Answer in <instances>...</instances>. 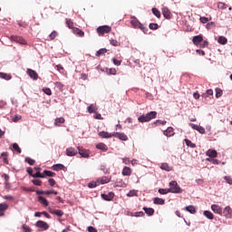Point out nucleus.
Here are the masks:
<instances>
[{
    "instance_id": "nucleus-1",
    "label": "nucleus",
    "mask_w": 232,
    "mask_h": 232,
    "mask_svg": "<svg viewBox=\"0 0 232 232\" xmlns=\"http://www.w3.org/2000/svg\"><path fill=\"white\" fill-rule=\"evenodd\" d=\"M169 190L170 193H175V194H179V193H182V188H180V186H179V183H177L176 180H172L169 183Z\"/></svg>"
},
{
    "instance_id": "nucleus-2",
    "label": "nucleus",
    "mask_w": 232,
    "mask_h": 232,
    "mask_svg": "<svg viewBox=\"0 0 232 232\" xmlns=\"http://www.w3.org/2000/svg\"><path fill=\"white\" fill-rule=\"evenodd\" d=\"M111 27L109 25H102L97 28V34L99 35H104V34H110Z\"/></svg>"
},
{
    "instance_id": "nucleus-3",
    "label": "nucleus",
    "mask_w": 232,
    "mask_h": 232,
    "mask_svg": "<svg viewBox=\"0 0 232 232\" xmlns=\"http://www.w3.org/2000/svg\"><path fill=\"white\" fill-rule=\"evenodd\" d=\"M36 227H39L40 229H43L44 231H48L50 229V225L48 223L39 220L35 223Z\"/></svg>"
},
{
    "instance_id": "nucleus-4",
    "label": "nucleus",
    "mask_w": 232,
    "mask_h": 232,
    "mask_svg": "<svg viewBox=\"0 0 232 232\" xmlns=\"http://www.w3.org/2000/svg\"><path fill=\"white\" fill-rule=\"evenodd\" d=\"M78 153L82 157L83 159H89L90 158V150H85L82 147H78Z\"/></svg>"
},
{
    "instance_id": "nucleus-5",
    "label": "nucleus",
    "mask_w": 232,
    "mask_h": 232,
    "mask_svg": "<svg viewBox=\"0 0 232 232\" xmlns=\"http://www.w3.org/2000/svg\"><path fill=\"white\" fill-rule=\"evenodd\" d=\"M130 24L133 26V28H140V30H144V25L140 24L137 18H132Z\"/></svg>"
},
{
    "instance_id": "nucleus-6",
    "label": "nucleus",
    "mask_w": 232,
    "mask_h": 232,
    "mask_svg": "<svg viewBox=\"0 0 232 232\" xmlns=\"http://www.w3.org/2000/svg\"><path fill=\"white\" fill-rule=\"evenodd\" d=\"M211 210L216 213L217 215H220L222 216L223 215V210L222 208H220V206L217 205V204H213L211 205Z\"/></svg>"
},
{
    "instance_id": "nucleus-7",
    "label": "nucleus",
    "mask_w": 232,
    "mask_h": 232,
    "mask_svg": "<svg viewBox=\"0 0 232 232\" xmlns=\"http://www.w3.org/2000/svg\"><path fill=\"white\" fill-rule=\"evenodd\" d=\"M27 74L34 81H37L39 79V74H37V72H35V71H34L32 69H27Z\"/></svg>"
},
{
    "instance_id": "nucleus-8",
    "label": "nucleus",
    "mask_w": 232,
    "mask_h": 232,
    "mask_svg": "<svg viewBox=\"0 0 232 232\" xmlns=\"http://www.w3.org/2000/svg\"><path fill=\"white\" fill-rule=\"evenodd\" d=\"M128 184L122 180V179L118 178L114 183L115 188H127Z\"/></svg>"
},
{
    "instance_id": "nucleus-9",
    "label": "nucleus",
    "mask_w": 232,
    "mask_h": 232,
    "mask_svg": "<svg viewBox=\"0 0 232 232\" xmlns=\"http://www.w3.org/2000/svg\"><path fill=\"white\" fill-rule=\"evenodd\" d=\"M114 197H115V193L113 192H109L108 194H102V198L103 200H106L107 202L113 200Z\"/></svg>"
},
{
    "instance_id": "nucleus-10",
    "label": "nucleus",
    "mask_w": 232,
    "mask_h": 232,
    "mask_svg": "<svg viewBox=\"0 0 232 232\" xmlns=\"http://www.w3.org/2000/svg\"><path fill=\"white\" fill-rule=\"evenodd\" d=\"M11 41H14V43H18L19 44H26V40H24L21 36H11Z\"/></svg>"
},
{
    "instance_id": "nucleus-11",
    "label": "nucleus",
    "mask_w": 232,
    "mask_h": 232,
    "mask_svg": "<svg viewBox=\"0 0 232 232\" xmlns=\"http://www.w3.org/2000/svg\"><path fill=\"white\" fill-rule=\"evenodd\" d=\"M98 182V186H101V184H108V182H110V180H111V178H108L106 176H103L102 178H99L96 179Z\"/></svg>"
},
{
    "instance_id": "nucleus-12",
    "label": "nucleus",
    "mask_w": 232,
    "mask_h": 232,
    "mask_svg": "<svg viewBox=\"0 0 232 232\" xmlns=\"http://www.w3.org/2000/svg\"><path fill=\"white\" fill-rule=\"evenodd\" d=\"M162 15L165 19H170L171 18V11L168 7H163L161 9Z\"/></svg>"
},
{
    "instance_id": "nucleus-13",
    "label": "nucleus",
    "mask_w": 232,
    "mask_h": 232,
    "mask_svg": "<svg viewBox=\"0 0 232 232\" xmlns=\"http://www.w3.org/2000/svg\"><path fill=\"white\" fill-rule=\"evenodd\" d=\"M204 41V36L202 34L196 35L192 38V43L198 46L199 43H202Z\"/></svg>"
},
{
    "instance_id": "nucleus-14",
    "label": "nucleus",
    "mask_w": 232,
    "mask_h": 232,
    "mask_svg": "<svg viewBox=\"0 0 232 232\" xmlns=\"http://www.w3.org/2000/svg\"><path fill=\"white\" fill-rule=\"evenodd\" d=\"M112 137L120 139V140H128V136L124 132H114Z\"/></svg>"
},
{
    "instance_id": "nucleus-15",
    "label": "nucleus",
    "mask_w": 232,
    "mask_h": 232,
    "mask_svg": "<svg viewBox=\"0 0 232 232\" xmlns=\"http://www.w3.org/2000/svg\"><path fill=\"white\" fill-rule=\"evenodd\" d=\"M66 155H67V157H75V155H77V150H75V148H73V147L67 148Z\"/></svg>"
},
{
    "instance_id": "nucleus-16",
    "label": "nucleus",
    "mask_w": 232,
    "mask_h": 232,
    "mask_svg": "<svg viewBox=\"0 0 232 232\" xmlns=\"http://www.w3.org/2000/svg\"><path fill=\"white\" fill-rule=\"evenodd\" d=\"M153 204H155L156 206H164V204H166V199L159 197L154 198Z\"/></svg>"
},
{
    "instance_id": "nucleus-17",
    "label": "nucleus",
    "mask_w": 232,
    "mask_h": 232,
    "mask_svg": "<svg viewBox=\"0 0 232 232\" xmlns=\"http://www.w3.org/2000/svg\"><path fill=\"white\" fill-rule=\"evenodd\" d=\"M232 209L230 206H227L223 209V215L226 217V218H231Z\"/></svg>"
},
{
    "instance_id": "nucleus-18",
    "label": "nucleus",
    "mask_w": 232,
    "mask_h": 232,
    "mask_svg": "<svg viewBox=\"0 0 232 232\" xmlns=\"http://www.w3.org/2000/svg\"><path fill=\"white\" fill-rule=\"evenodd\" d=\"M163 134L165 137H173L175 135L173 127H168L164 131Z\"/></svg>"
},
{
    "instance_id": "nucleus-19",
    "label": "nucleus",
    "mask_w": 232,
    "mask_h": 232,
    "mask_svg": "<svg viewBox=\"0 0 232 232\" xmlns=\"http://www.w3.org/2000/svg\"><path fill=\"white\" fill-rule=\"evenodd\" d=\"M206 155H207V157H209V159H211V158L215 159L218 157V152H217L216 150H208L206 151Z\"/></svg>"
},
{
    "instance_id": "nucleus-20",
    "label": "nucleus",
    "mask_w": 232,
    "mask_h": 232,
    "mask_svg": "<svg viewBox=\"0 0 232 232\" xmlns=\"http://www.w3.org/2000/svg\"><path fill=\"white\" fill-rule=\"evenodd\" d=\"M155 117H157V111H155L146 113V122H150V121H151V119H155Z\"/></svg>"
},
{
    "instance_id": "nucleus-21",
    "label": "nucleus",
    "mask_w": 232,
    "mask_h": 232,
    "mask_svg": "<svg viewBox=\"0 0 232 232\" xmlns=\"http://www.w3.org/2000/svg\"><path fill=\"white\" fill-rule=\"evenodd\" d=\"M49 212L51 213V215H56V217H63V215H64V212H63V210L61 209L50 208Z\"/></svg>"
},
{
    "instance_id": "nucleus-22",
    "label": "nucleus",
    "mask_w": 232,
    "mask_h": 232,
    "mask_svg": "<svg viewBox=\"0 0 232 232\" xmlns=\"http://www.w3.org/2000/svg\"><path fill=\"white\" fill-rule=\"evenodd\" d=\"M98 135L102 139H111V137H113V133H109V132H106V131H100L98 133Z\"/></svg>"
},
{
    "instance_id": "nucleus-23",
    "label": "nucleus",
    "mask_w": 232,
    "mask_h": 232,
    "mask_svg": "<svg viewBox=\"0 0 232 232\" xmlns=\"http://www.w3.org/2000/svg\"><path fill=\"white\" fill-rule=\"evenodd\" d=\"M185 211H188V213H190V215H195V213H197V208L195 206L189 205L185 208Z\"/></svg>"
},
{
    "instance_id": "nucleus-24",
    "label": "nucleus",
    "mask_w": 232,
    "mask_h": 232,
    "mask_svg": "<svg viewBox=\"0 0 232 232\" xmlns=\"http://www.w3.org/2000/svg\"><path fill=\"white\" fill-rule=\"evenodd\" d=\"M160 168L163 171H172V169H173L171 167H169V164H168L166 162L161 163Z\"/></svg>"
},
{
    "instance_id": "nucleus-25",
    "label": "nucleus",
    "mask_w": 232,
    "mask_h": 232,
    "mask_svg": "<svg viewBox=\"0 0 232 232\" xmlns=\"http://www.w3.org/2000/svg\"><path fill=\"white\" fill-rule=\"evenodd\" d=\"M121 175H123V177H130V175H131V169L130 167H124Z\"/></svg>"
},
{
    "instance_id": "nucleus-26",
    "label": "nucleus",
    "mask_w": 232,
    "mask_h": 232,
    "mask_svg": "<svg viewBox=\"0 0 232 232\" xmlns=\"http://www.w3.org/2000/svg\"><path fill=\"white\" fill-rule=\"evenodd\" d=\"M204 217H206V218H208V220H213V218H215V215H213V213L209 210H205L203 212Z\"/></svg>"
},
{
    "instance_id": "nucleus-27",
    "label": "nucleus",
    "mask_w": 232,
    "mask_h": 232,
    "mask_svg": "<svg viewBox=\"0 0 232 232\" xmlns=\"http://www.w3.org/2000/svg\"><path fill=\"white\" fill-rule=\"evenodd\" d=\"M72 32L75 34V35H78V37H84L83 31L77 27L72 28Z\"/></svg>"
},
{
    "instance_id": "nucleus-28",
    "label": "nucleus",
    "mask_w": 232,
    "mask_h": 232,
    "mask_svg": "<svg viewBox=\"0 0 232 232\" xmlns=\"http://www.w3.org/2000/svg\"><path fill=\"white\" fill-rule=\"evenodd\" d=\"M38 202H40V204H42L43 206L48 207L50 205V203L48 202V200L42 196L38 197Z\"/></svg>"
},
{
    "instance_id": "nucleus-29",
    "label": "nucleus",
    "mask_w": 232,
    "mask_h": 232,
    "mask_svg": "<svg viewBox=\"0 0 232 232\" xmlns=\"http://www.w3.org/2000/svg\"><path fill=\"white\" fill-rule=\"evenodd\" d=\"M151 12H152L153 15H155V17H157V19H160L161 14H160V11L159 9H157V7H153L151 9Z\"/></svg>"
},
{
    "instance_id": "nucleus-30",
    "label": "nucleus",
    "mask_w": 232,
    "mask_h": 232,
    "mask_svg": "<svg viewBox=\"0 0 232 232\" xmlns=\"http://www.w3.org/2000/svg\"><path fill=\"white\" fill-rule=\"evenodd\" d=\"M215 92H216V94H215L216 99H220V97H222V95L224 94V92L222 91V89L218 87L215 89Z\"/></svg>"
},
{
    "instance_id": "nucleus-31",
    "label": "nucleus",
    "mask_w": 232,
    "mask_h": 232,
    "mask_svg": "<svg viewBox=\"0 0 232 232\" xmlns=\"http://www.w3.org/2000/svg\"><path fill=\"white\" fill-rule=\"evenodd\" d=\"M97 150H101L102 151H108V146L104 143H98L96 145Z\"/></svg>"
},
{
    "instance_id": "nucleus-32",
    "label": "nucleus",
    "mask_w": 232,
    "mask_h": 232,
    "mask_svg": "<svg viewBox=\"0 0 232 232\" xmlns=\"http://www.w3.org/2000/svg\"><path fill=\"white\" fill-rule=\"evenodd\" d=\"M65 120L64 118L61 117V118H56L54 121V126H61V124H64Z\"/></svg>"
},
{
    "instance_id": "nucleus-33",
    "label": "nucleus",
    "mask_w": 232,
    "mask_h": 232,
    "mask_svg": "<svg viewBox=\"0 0 232 232\" xmlns=\"http://www.w3.org/2000/svg\"><path fill=\"white\" fill-rule=\"evenodd\" d=\"M183 140H184L186 146H188V148H197V144L191 142L190 140L184 139Z\"/></svg>"
},
{
    "instance_id": "nucleus-34",
    "label": "nucleus",
    "mask_w": 232,
    "mask_h": 232,
    "mask_svg": "<svg viewBox=\"0 0 232 232\" xmlns=\"http://www.w3.org/2000/svg\"><path fill=\"white\" fill-rule=\"evenodd\" d=\"M53 171H62L63 169H64V165L55 164L53 166Z\"/></svg>"
},
{
    "instance_id": "nucleus-35",
    "label": "nucleus",
    "mask_w": 232,
    "mask_h": 232,
    "mask_svg": "<svg viewBox=\"0 0 232 232\" xmlns=\"http://www.w3.org/2000/svg\"><path fill=\"white\" fill-rule=\"evenodd\" d=\"M218 43L223 45L227 44V38H226L225 36H218Z\"/></svg>"
},
{
    "instance_id": "nucleus-36",
    "label": "nucleus",
    "mask_w": 232,
    "mask_h": 232,
    "mask_svg": "<svg viewBox=\"0 0 232 232\" xmlns=\"http://www.w3.org/2000/svg\"><path fill=\"white\" fill-rule=\"evenodd\" d=\"M0 79H5V81H10V79H12V75L5 73V72H0Z\"/></svg>"
},
{
    "instance_id": "nucleus-37",
    "label": "nucleus",
    "mask_w": 232,
    "mask_h": 232,
    "mask_svg": "<svg viewBox=\"0 0 232 232\" xmlns=\"http://www.w3.org/2000/svg\"><path fill=\"white\" fill-rule=\"evenodd\" d=\"M171 190L169 188H159L158 189V193H160V195H168V193H171Z\"/></svg>"
},
{
    "instance_id": "nucleus-38",
    "label": "nucleus",
    "mask_w": 232,
    "mask_h": 232,
    "mask_svg": "<svg viewBox=\"0 0 232 232\" xmlns=\"http://www.w3.org/2000/svg\"><path fill=\"white\" fill-rule=\"evenodd\" d=\"M146 215H148V217H153V215H155V209H153V208H146Z\"/></svg>"
},
{
    "instance_id": "nucleus-39",
    "label": "nucleus",
    "mask_w": 232,
    "mask_h": 232,
    "mask_svg": "<svg viewBox=\"0 0 232 232\" xmlns=\"http://www.w3.org/2000/svg\"><path fill=\"white\" fill-rule=\"evenodd\" d=\"M65 23H66L68 28H70L71 30H73V28H75V27H73V21H72V19L66 18Z\"/></svg>"
},
{
    "instance_id": "nucleus-40",
    "label": "nucleus",
    "mask_w": 232,
    "mask_h": 232,
    "mask_svg": "<svg viewBox=\"0 0 232 232\" xmlns=\"http://www.w3.org/2000/svg\"><path fill=\"white\" fill-rule=\"evenodd\" d=\"M1 158L5 164H8V152H3Z\"/></svg>"
},
{
    "instance_id": "nucleus-41",
    "label": "nucleus",
    "mask_w": 232,
    "mask_h": 232,
    "mask_svg": "<svg viewBox=\"0 0 232 232\" xmlns=\"http://www.w3.org/2000/svg\"><path fill=\"white\" fill-rule=\"evenodd\" d=\"M108 52V49L106 48H102L99 51L96 52V57H101V55H104Z\"/></svg>"
},
{
    "instance_id": "nucleus-42",
    "label": "nucleus",
    "mask_w": 232,
    "mask_h": 232,
    "mask_svg": "<svg viewBox=\"0 0 232 232\" xmlns=\"http://www.w3.org/2000/svg\"><path fill=\"white\" fill-rule=\"evenodd\" d=\"M206 160L207 162H212L215 165L220 164V161L215 158H207Z\"/></svg>"
},
{
    "instance_id": "nucleus-43",
    "label": "nucleus",
    "mask_w": 232,
    "mask_h": 232,
    "mask_svg": "<svg viewBox=\"0 0 232 232\" xmlns=\"http://www.w3.org/2000/svg\"><path fill=\"white\" fill-rule=\"evenodd\" d=\"M34 179H44V172L41 173L37 171L35 174L32 175Z\"/></svg>"
},
{
    "instance_id": "nucleus-44",
    "label": "nucleus",
    "mask_w": 232,
    "mask_h": 232,
    "mask_svg": "<svg viewBox=\"0 0 232 232\" xmlns=\"http://www.w3.org/2000/svg\"><path fill=\"white\" fill-rule=\"evenodd\" d=\"M150 30H159V24L157 23H150L149 24Z\"/></svg>"
},
{
    "instance_id": "nucleus-45",
    "label": "nucleus",
    "mask_w": 232,
    "mask_h": 232,
    "mask_svg": "<svg viewBox=\"0 0 232 232\" xmlns=\"http://www.w3.org/2000/svg\"><path fill=\"white\" fill-rule=\"evenodd\" d=\"M44 177H55V172H52V170H44Z\"/></svg>"
},
{
    "instance_id": "nucleus-46",
    "label": "nucleus",
    "mask_w": 232,
    "mask_h": 232,
    "mask_svg": "<svg viewBox=\"0 0 232 232\" xmlns=\"http://www.w3.org/2000/svg\"><path fill=\"white\" fill-rule=\"evenodd\" d=\"M97 186H99L97 179H96V181H92V182L88 183V188H97Z\"/></svg>"
},
{
    "instance_id": "nucleus-47",
    "label": "nucleus",
    "mask_w": 232,
    "mask_h": 232,
    "mask_svg": "<svg viewBox=\"0 0 232 232\" xmlns=\"http://www.w3.org/2000/svg\"><path fill=\"white\" fill-rule=\"evenodd\" d=\"M57 35H59V34L56 31H53L49 34L50 41H53V39H55V37H57Z\"/></svg>"
},
{
    "instance_id": "nucleus-48",
    "label": "nucleus",
    "mask_w": 232,
    "mask_h": 232,
    "mask_svg": "<svg viewBox=\"0 0 232 232\" xmlns=\"http://www.w3.org/2000/svg\"><path fill=\"white\" fill-rule=\"evenodd\" d=\"M108 75H117V69L116 68H111L107 71Z\"/></svg>"
},
{
    "instance_id": "nucleus-49",
    "label": "nucleus",
    "mask_w": 232,
    "mask_h": 232,
    "mask_svg": "<svg viewBox=\"0 0 232 232\" xmlns=\"http://www.w3.org/2000/svg\"><path fill=\"white\" fill-rule=\"evenodd\" d=\"M8 209V204L6 203H1L0 204V211L5 212Z\"/></svg>"
},
{
    "instance_id": "nucleus-50",
    "label": "nucleus",
    "mask_w": 232,
    "mask_h": 232,
    "mask_svg": "<svg viewBox=\"0 0 232 232\" xmlns=\"http://www.w3.org/2000/svg\"><path fill=\"white\" fill-rule=\"evenodd\" d=\"M25 162H27V164H29L30 166H34V164H35V160H32V158H25Z\"/></svg>"
},
{
    "instance_id": "nucleus-51",
    "label": "nucleus",
    "mask_w": 232,
    "mask_h": 232,
    "mask_svg": "<svg viewBox=\"0 0 232 232\" xmlns=\"http://www.w3.org/2000/svg\"><path fill=\"white\" fill-rule=\"evenodd\" d=\"M13 150L18 153H21V147H19V145L17 143H14L13 144Z\"/></svg>"
},
{
    "instance_id": "nucleus-52",
    "label": "nucleus",
    "mask_w": 232,
    "mask_h": 232,
    "mask_svg": "<svg viewBox=\"0 0 232 232\" xmlns=\"http://www.w3.org/2000/svg\"><path fill=\"white\" fill-rule=\"evenodd\" d=\"M56 88H58V90H60V92H63V88H64V84L61 83L60 82H56L55 83Z\"/></svg>"
},
{
    "instance_id": "nucleus-53",
    "label": "nucleus",
    "mask_w": 232,
    "mask_h": 232,
    "mask_svg": "<svg viewBox=\"0 0 232 232\" xmlns=\"http://www.w3.org/2000/svg\"><path fill=\"white\" fill-rule=\"evenodd\" d=\"M110 44H111V46H121V43L117 40L111 39Z\"/></svg>"
},
{
    "instance_id": "nucleus-54",
    "label": "nucleus",
    "mask_w": 232,
    "mask_h": 232,
    "mask_svg": "<svg viewBox=\"0 0 232 232\" xmlns=\"http://www.w3.org/2000/svg\"><path fill=\"white\" fill-rule=\"evenodd\" d=\"M32 182L34 186H42V184H43V181L41 179H33Z\"/></svg>"
},
{
    "instance_id": "nucleus-55",
    "label": "nucleus",
    "mask_w": 232,
    "mask_h": 232,
    "mask_svg": "<svg viewBox=\"0 0 232 232\" xmlns=\"http://www.w3.org/2000/svg\"><path fill=\"white\" fill-rule=\"evenodd\" d=\"M196 131H198V133H200L201 135H204L206 133V129H204V127L198 125Z\"/></svg>"
},
{
    "instance_id": "nucleus-56",
    "label": "nucleus",
    "mask_w": 232,
    "mask_h": 232,
    "mask_svg": "<svg viewBox=\"0 0 232 232\" xmlns=\"http://www.w3.org/2000/svg\"><path fill=\"white\" fill-rule=\"evenodd\" d=\"M22 229L24 232H32V228L28 225H23Z\"/></svg>"
},
{
    "instance_id": "nucleus-57",
    "label": "nucleus",
    "mask_w": 232,
    "mask_h": 232,
    "mask_svg": "<svg viewBox=\"0 0 232 232\" xmlns=\"http://www.w3.org/2000/svg\"><path fill=\"white\" fill-rule=\"evenodd\" d=\"M218 8H220L221 10H226V8H227V5H226V3L223 2H219L218 5Z\"/></svg>"
},
{
    "instance_id": "nucleus-58",
    "label": "nucleus",
    "mask_w": 232,
    "mask_h": 232,
    "mask_svg": "<svg viewBox=\"0 0 232 232\" xmlns=\"http://www.w3.org/2000/svg\"><path fill=\"white\" fill-rule=\"evenodd\" d=\"M199 21H200V23H202L203 24H206V23H208L209 18H208V17H206V16H201V17L199 18Z\"/></svg>"
},
{
    "instance_id": "nucleus-59",
    "label": "nucleus",
    "mask_w": 232,
    "mask_h": 232,
    "mask_svg": "<svg viewBox=\"0 0 232 232\" xmlns=\"http://www.w3.org/2000/svg\"><path fill=\"white\" fill-rule=\"evenodd\" d=\"M43 92H44V93H45V95H52V89L51 88H44Z\"/></svg>"
},
{
    "instance_id": "nucleus-60",
    "label": "nucleus",
    "mask_w": 232,
    "mask_h": 232,
    "mask_svg": "<svg viewBox=\"0 0 232 232\" xmlns=\"http://www.w3.org/2000/svg\"><path fill=\"white\" fill-rule=\"evenodd\" d=\"M215 26V22H209L206 24L207 30H211Z\"/></svg>"
},
{
    "instance_id": "nucleus-61",
    "label": "nucleus",
    "mask_w": 232,
    "mask_h": 232,
    "mask_svg": "<svg viewBox=\"0 0 232 232\" xmlns=\"http://www.w3.org/2000/svg\"><path fill=\"white\" fill-rule=\"evenodd\" d=\"M127 197H137V190H130Z\"/></svg>"
},
{
    "instance_id": "nucleus-62",
    "label": "nucleus",
    "mask_w": 232,
    "mask_h": 232,
    "mask_svg": "<svg viewBox=\"0 0 232 232\" xmlns=\"http://www.w3.org/2000/svg\"><path fill=\"white\" fill-rule=\"evenodd\" d=\"M224 180H226V182H227V184H232V178L229 176H225L224 177Z\"/></svg>"
},
{
    "instance_id": "nucleus-63",
    "label": "nucleus",
    "mask_w": 232,
    "mask_h": 232,
    "mask_svg": "<svg viewBox=\"0 0 232 232\" xmlns=\"http://www.w3.org/2000/svg\"><path fill=\"white\" fill-rule=\"evenodd\" d=\"M95 110H96L95 106H93V105H91L88 107L89 113H95Z\"/></svg>"
},
{
    "instance_id": "nucleus-64",
    "label": "nucleus",
    "mask_w": 232,
    "mask_h": 232,
    "mask_svg": "<svg viewBox=\"0 0 232 232\" xmlns=\"http://www.w3.org/2000/svg\"><path fill=\"white\" fill-rule=\"evenodd\" d=\"M87 231H89V232H97V228H95L93 227H88Z\"/></svg>"
}]
</instances>
